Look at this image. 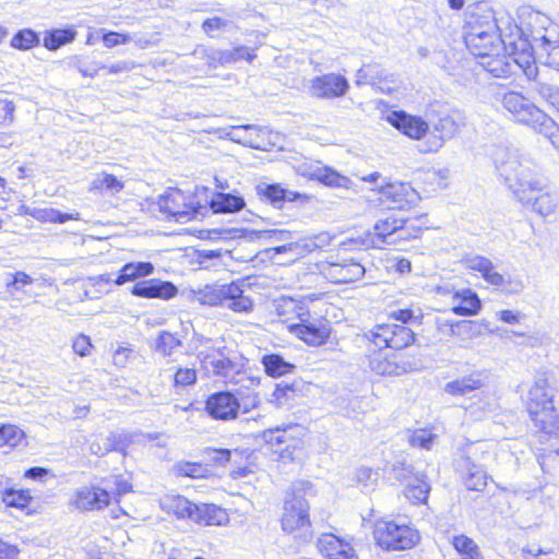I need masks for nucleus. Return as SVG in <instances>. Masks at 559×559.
I'll return each instance as SVG.
<instances>
[{"label":"nucleus","mask_w":559,"mask_h":559,"mask_svg":"<svg viewBox=\"0 0 559 559\" xmlns=\"http://www.w3.org/2000/svg\"><path fill=\"white\" fill-rule=\"evenodd\" d=\"M496 15L486 3L471 5L465 13L464 41L476 58L491 51H503V39L497 34Z\"/></svg>","instance_id":"nucleus-1"},{"label":"nucleus","mask_w":559,"mask_h":559,"mask_svg":"<svg viewBox=\"0 0 559 559\" xmlns=\"http://www.w3.org/2000/svg\"><path fill=\"white\" fill-rule=\"evenodd\" d=\"M507 159L496 158V167L508 188L522 203L533 200L531 192L547 188L548 180L539 174L538 166L530 158L507 152Z\"/></svg>","instance_id":"nucleus-2"},{"label":"nucleus","mask_w":559,"mask_h":559,"mask_svg":"<svg viewBox=\"0 0 559 559\" xmlns=\"http://www.w3.org/2000/svg\"><path fill=\"white\" fill-rule=\"evenodd\" d=\"M367 352L391 348L401 350L415 341V333L396 322L377 323L361 335Z\"/></svg>","instance_id":"nucleus-3"},{"label":"nucleus","mask_w":559,"mask_h":559,"mask_svg":"<svg viewBox=\"0 0 559 559\" xmlns=\"http://www.w3.org/2000/svg\"><path fill=\"white\" fill-rule=\"evenodd\" d=\"M377 545L384 550H407L420 539L419 532L412 525L395 520L377 521L373 528Z\"/></svg>","instance_id":"nucleus-4"},{"label":"nucleus","mask_w":559,"mask_h":559,"mask_svg":"<svg viewBox=\"0 0 559 559\" xmlns=\"http://www.w3.org/2000/svg\"><path fill=\"white\" fill-rule=\"evenodd\" d=\"M518 17L521 23L522 39H527L535 47L549 40L550 37H558L550 19L531 7H522Z\"/></svg>","instance_id":"nucleus-5"},{"label":"nucleus","mask_w":559,"mask_h":559,"mask_svg":"<svg viewBox=\"0 0 559 559\" xmlns=\"http://www.w3.org/2000/svg\"><path fill=\"white\" fill-rule=\"evenodd\" d=\"M159 211L174 217L176 222L186 223L198 217L201 210L193 195L186 194L177 188H170L157 202Z\"/></svg>","instance_id":"nucleus-6"},{"label":"nucleus","mask_w":559,"mask_h":559,"mask_svg":"<svg viewBox=\"0 0 559 559\" xmlns=\"http://www.w3.org/2000/svg\"><path fill=\"white\" fill-rule=\"evenodd\" d=\"M402 226V217L390 215L376 222L374 233L366 231L360 236L348 238L344 241V245L354 249L376 248L380 247L381 243L392 245L396 230Z\"/></svg>","instance_id":"nucleus-7"},{"label":"nucleus","mask_w":559,"mask_h":559,"mask_svg":"<svg viewBox=\"0 0 559 559\" xmlns=\"http://www.w3.org/2000/svg\"><path fill=\"white\" fill-rule=\"evenodd\" d=\"M317 270L324 278L334 284L356 282L366 272L365 266L358 260L338 255L317 263Z\"/></svg>","instance_id":"nucleus-8"},{"label":"nucleus","mask_w":559,"mask_h":559,"mask_svg":"<svg viewBox=\"0 0 559 559\" xmlns=\"http://www.w3.org/2000/svg\"><path fill=\"white\" fill-rule=\"evenodd\" d=\"M329 231H320L318 234L308 235L287 243L275 246L265 250V254L274 259L275 254L289 253L293 259L304 258L305 255L322 250L329 247L333 240Z\"/></svg>","instance_id":"nucleus-9"},{"label":"nucleus","mask_w":559,"mask_h":559,"mask_svg":"<svg viewBox=\"0 0 559 559\" xmlns=\"http://www.w3.org/2000/svg\"><path fill=\"white\" fill-rule=\"evenodd\" d=\"M300 488L294 484L290 491H287L282 514V528L285 532H294L298 528L310 525L309 506L306 499L298 492Z\"/></svg>","instance_id":"nucleus-10"},{"label":"nucleus","mask_w":559,"mask_h":559,"mask_svg":"<svg viewBox=\"0 0 559 559\" xmlns=\"http://www.w3.org/2000/svg\"><path fill=\"white\" fill-rule=\"evenodd\" d=\"M368 367L372 372L383 377H396L414 369L413 362L395 353H383V349L368 352Z\"/></svg>","instance_id":"nucleus-11"},{"label":"nucleus","mask_w":559,"mask_h":559,"mask_svg":"<svg viewBox=\"0 0 559 559\" xmlns=\"http://www.w3.org/2000/svg\"><path fill=\"white\" fill-rule=\"evenodd\" d=\"M502 105L516 121L528 124L534 129L546 116L543 110L518 92L506 93L502 97Z\"/></svg>","instance_id":"nucleus-12"},{"label":"nucleus","mask_w":559,"mask_h":559,"mask_svg":"<svg viewBox=\"0 0 559 559\" xmlns=\"http://www.w3.org/2000/svg\"><path fill=\"white\" fill-rule=\"evenodd\" d=\"M349 88L345 76L337 73H328L311 79L309 93L320 99H332L344 96Z\"/></svg>","instance_id":"nucleus-13"},{"label":"nucleus","mask_w":559,"mask_h":559,"mask_svg":"<svg viewBox=\"0 0 559 559\" xmlns=\"http://www.w3.org/2000/svg\"><path fill=\"white\" fill-rule=\"evenodd\" d=\"M304 436L305 427L299 424H289L263 432L264 441L272 447H277V451H289L300 448Z\"/></svg>","instance_id":"nucleus-14"},{"label":"nucleus","mask_w":559,"mask_h":559,"mask_svg":"<svg viewBox=\"0 0 559 559\" xmlns=\"http://www.w3.org/2000/svg\"><path fill=\"white\" fill-rule=\"evenodd\" d=\"M380 201L390 209L404 210L419 200L418 192L407 182H392L380 188Z\"/></svg>","instance_id":"nucleus-15"},{"label":"nucleus","mask_w":559,"mask_h":559,"mask_svg":"<svg viewBox=\"0 0 559 559\" xmlns=\"http://www.w3.org/2000/svg\"><path fill=\"white\" fill-rule=\"evenodd\" d=\"M110 492L98 486H82L73 491L70 506L81 511L102 510L110 502Z\"/></svg>","instance_id":"nucleus-16"},{"label":"nucleus","mask_w":559,"mask_h":559,"mask_svg":"<svg viewBox=\"0 0 559 559\" xmlns=\"http://www.w3.org/2000/svg\"><path fill=\"white\" fill-rule=\"evenodd\" d=\"M240 408L241 404L238 399L228 391L213 393L205 402L209 415L218 420L235 419Z\"/></svg>","instance_id":"nucleus-17"},{"label":"nucleus","mask_w":559,"mask_h":559,"mask_svg":"<svg viewBox=\"0 0 559 559\" xmlns=\"http://www.w3.org/2000/svg\"><path fill=\"white\" fill-rule=\"evenodd\" d=\"M530 416L535 436L540 442L559 438V416L554 406L531 411Z\"/></svg>","instance_id":"nucleus-18"},{"label":"nucleus","mask_w":559,"mask_h":559,"mask_svg":"<svg viewBox=\"0 0 559 559\" xmlns=\"http://www.w3.org/2000/svg\"><path fill=\"white\" fill-rule=\"evenodd\" d=\"M386 120L391 126L413 140L423 139L429 130V124L425 119L402 110L390 112Z\"/></svg>","instance_id":"nucleus-19"},{"label":"nucleus","mask_w":559,"mask_h":559,"mask_svg":"<svg viewBox=\"0 0 559 559\" xmlns=\"http://www.w3.org/2000/svg\"><path fill=\"white\" fill-rule=\"evenodd\" d=\"M510 57L511 62H514V69H521L528 80L537 78V48L527 39L518 40L516 45L511 48Z\"/></svg>","instance_id":"nucleus-20"},{"label":"nucleus","mask_w":559,"mask_h":559,"mask_svg":"<svg viewBox=\"0 0 559 559\" xmlns=\"http://www.w3.org/2000/svg\"><path fill=\"white\" fill-rule=\"evenodd\" d=\"M177 287L170 282L150 278L136 282L131 288V294L146 299H170L177 294Z\"/></svg>","instance_id":"nucleus-21"},{"label":"nucleus","mask_w":559,"mask_h":559,"mask_svg":"<svg viewBox=\"0 0 559 559\" xmlns=\"http://www.w3.org/2000/svg\"><path fill=\"white\" fill-rule=\"evenodd\" d=\"M317 547L326 559H358L354 548L333 534H322Z\"/></svg>","instance_id":"nucleus-22"},{"label":"nucleus","mask_w":559,"mask_h":559,"mask_svg":"<svg viewBox=\"0 0 559 559\" xmlns=\"http://www.w3.org/2000/svg\"><path fill=\"white\" fill-rule=\"evenodd\" d=\"M199 356L204 368L216 376L227 377L236 367L235 362L227 356L225 346L201 352Z\"/></svg>","instance_id":"nucleus-23"},{"label":"nucleus","mask_w":559,"mask_h":559,"mask_svg":"<svg viewBox=\"0 0 559 559\" xmlns=\"http://www.w3.org/2000/svg\"><path fill=\"white\" fill-rule=\"evenodd\" d=\"M266 133L267 129L265 127L243 124L231 127L230 131L227 133V136L236 143L260 150L263 148L262 136Z\"/></svg>","instance_id":"nucleus-24"},{"label":"nucleus","mask_w":559,"mask_h":559,"mask_svg":"<svg viewBox=\"0 0 559 559\" xmlns=\"http://www.w3.org/2000/svg\"><path fill=\"white\" fill-rule=\"evenodd\" d=\"M478 63L496 78H504L514 73V62L503 51H491L478 57Z\"/></svg>","instance_id":"nucleus-25"},{"label":"nucleus","mask_w":559,"mask_h":559,"mask_svg":"<svg viewBox=\"0 0 559 559\" xmlns=\"http://www.w3.org/2000/svg\"><path fill=\"white\" fill-rule=\"evenodd\" d=\"M485 385L483 372L473 371L469 374L456 378L444 385V392L452 396H467Z\"/></svg>","instance_id":"nucleus-26"},{"label":"nucleus","mask_w":559,"mask_h":559,"mask_svg":"<svg viewBox=\"0 0 559 559\" xmlns=\"http://www.w3.org/2000/svg\"><path fill=\"white\" fill-rule=\"evenodd\" d=\"M451 311L461 317L477 314L481 309V301L478 295L471 288H460L454 294Z\"/></svg>","instance_id":"nucleus-27"},{"label":"nucleus","mask_w":559,"mask_h":559,"mask_svg":"<svg viewBox=\"0 0 559 559\" xmlns=\"http://www.w3.org/2000/svg\"><path fill=\"white\" fill-rule=\"evenodd\" d=\"M258 194L269 201L274 207L282 209L285 202H294L306 198L298 192L284 189L278 183H261L257 187Z\"/></svg>","instance_id":"nucleus-28"},{"label":"nucleus","mask_w":559,"mask_h":559,"mask_svg":"<svg viewBox=\"0 0 559 559\" xmlns=\"http://www.w3.org/2000/svg\"><path fill=\"white\" fill-rule=\"evenodd\" d=\"M552 394L545 378H538L530 388L527 394V411H537L538 408L552 407Z\"/></svg>","instance_id":"nucleus-29"},{"label":"nucleus","mask_w":559,"mask_h":559,"mask_svg":"<svg viewBox=\"0 0 559 559\" xmlns=\"http://www.w3.org/2000/svg\"><path fill=\"white\" fill-rule=\"evenodd\" d=\"M236 288L233 285H207L195 294L197 300L202 305L224 307L226 296H233Z\"/></svg>","instance_id":"nucleus-30"},{"label":"nucleus","mask_w":559,"mask_h":559,"mask_svg":"<svg viewBox=\"0 0 559 559\" xmlns=\"http://www.w3.org/2000/svg\"><path fill=\"white\" fill-rule=\"evenodd\" d=\"M465 116L460 111H451L440 117L433 124L435 131L440 134L441 140L452 139L465 126Z\"/></svg>","instance_id":"nucleus-31"},{"label":"nucleus","mask_w":559,"mask_h":559,"mask_svg":"<svg viewBox=\"0 0 559 559\" xmlns=\"http://www.w3.org/2000/svg\"><path fill=\"white\" fill-rule=\"evenodd\" d=\"M462 478L468 490L481 491L487 485V474L468 457L462 459Z\"/></svg>","instance_id":"nucleus-32"},{"label":"nucleus","mask_w":559,"mask_h":559,"mask_svg":"<svg viewBox=\"0 0 559 559\" xmlns=\"http://www.w3.org/2000/svg\"><path fill=\"white\" fill-rule=\"evenodd\" d=\"M497 34L503 39V50L507 46L514 47L522 39L521 23H515L509 15L496 17Z\"/></svg>","instance_id":"nucleus-33"},{"label":"nucleus","mask_w":559,"mask_h":559,"mask_svg":"<svg viewBox=\"0 0 559 559\" xmlns=\"http://www.w3.org/2000/svg\"><path fill=\"white\" fill-rule=\"evenodd\" d=\"M153 272L154 265L151 262H129L120 269L119 274L114 280V283L120 286L127 282H133L140 277L148 276L153 274Z\"/></svg>","instance_id":"nucleus-34"},{"label":"nucleus","mask_w":559,"mask_h":559,"mask_svg":"<svg viewBox=\"0 0 559 559\" xmlns=\"http://www.w3.org/2000/svg\"><path fill=\"white\" fill-rule=\"evenodd\" d=\"M228 521L226 511L215 504L198 506L194 513V522L199 524L222 526L226 525Z\"/></svg>","instance_id":"nucleus-35"},{"label":"nucleus","mask_w":559,"mask_h":559,"mask_svg":"<svg viewBox=\"0 0 559 559\" xmlns=\"http://www.w3.org/2000/svg\"><path fill=\"white\" fill-rule=\"evenodd\" d=\"M245 205L242 197L223 192L216 193L210 202L213 213H235L242 210Z\"/></svg>","instance_id":"nucleus-36"},{"label":"nucleus","mask_w":559,"mask_h":559,"mask_svg":"<svg viewBox=\"0 0 559 559\" xmlns=\"http://www.w3.org/2000/svg\"><path fill=\"white\" fill-rule=\"evenodd\" d=\"M430 485L427 477L423 473H417L414 479L406 481L404 490L405 497L414 503H421L428 499Z\"/></svg>","instance_id":"nucleus-37"},{"label":"nucleus","mask_w":559,"mask_h":559,"mask_svg":"<svg viewBox=\"0 0 559 559\" xmlns=\"http://www.w3.org/2000/svg\"><path fill=\"white\" fill-rule=\"evenodd\" d=\"M294 331L302 341L312 346L323 344L330 335V329L325 324L320 326L311 323L300 324L294 326Z\"/></svg>","instance_id":"nucleus-38"},{"label":"nucleus","mask_w":559,"mask_h":559,"mask_svg":"<svg viewBox=\"0 0 559 559\" xmlns=\"http://www.w3.org/2000/svg\"><path fill=\"white\" fill-rule=\"evenodd\" d=\"M557 38L550 37L549 40H546L536 48L538 61L559 72V44Z\"/></svg>","instance_id":"nucleus-39"},{"label":"nucleus","mask_w":559,"mask_h":559,"mask_svg":"<svg viewBox=\"0 0 559 559\" xmlns=\"http://www.w3.org/2000/svg\"><path fill=\"white\" fill-rule=\"evenodd\" d=\"M262 365L265 369V372L274 378L292 373L296 368L295 365L286 361L278 354L264 355L262 357Z\"/></svg>","instance_id":"nucleus-40"},{"label":"nucleus","mask_w":559,"mask_h":559,"mask_svg":"<svg viewBox=\"0 0 559 559\" xmlns=\"http://www.w3.org/2000/svg\"><path fill=\"white\" fill-rule=\"evenodd\" d=\"M76 32L72 27L64 29L47 31L44 35V47L48 50H57L61 46L72 43L75 39Z\"/></svg>","instance_id":"nucleus-41"},{"label":"nucleus","mask_w":559,"mask_h":559,"mask_svg":"<svg viewBox=\"0 0 559 559\" xmlns=\"http://www.w3.org/2000/svg\"><path fill=\"white\" fill-rule=\"evenodd\" d=\"M450 542L461 559H475L483 554L475 540L464 534L452 536Z\"/></svg>","instance_id":"nucleus-42"},{"label":"nucleus","mask_w":559,"mask_h":559,"mask_svg":"<svg viewBox=\"0 0 559 559\" xmlns=\"http://www.w3.org/2000/svg\"><path fill=\"white\" fill-rule=\"evenodd\" d=\"M300 382H281L277 383L273 392V399L278 406L288 405L296 396H298L301 390Z\"/></svg>","instance_id":"nucleus-43"},{"label":"nucleus","mask_w":559,"mask_h":559,"mask_svg":"<svg viewBox=\"0 0 559 559\" xmlns=\"http://www.w3.org/2000/svg\"><path fill=\"white\" fill-rule=\"evenodd\" d=\"M235 287L236 292L233 296H226L224 307L235 311V312H250L252 310L253 304L251 299L243 295V290L241 286L235 282L230 283Z\"/></svg>","instance_id":"nucleus-44"},{"label":"nucleus","mask_w":559,"mask_h":559,"mask_svg":"<svg viewBox=\"0 0 559 559\" xmlns=\"http://www.w3.org/2000/svg\"><path fill=\"white\" fill-rule=\"evenodd\" d=\"M27 215H31L38 221L60 224L66 223L67 221L70 219H80V213L78 212L64 214L55 209H33L32 212H27Z\"/></svg>","instance_id":"nucleus-45"},{"label":"nucleus","mask_w":559,"mask_h":559,"mask_svg":"<svg viewBox=\"0 0 559 559\" xmlns=\"http://www.w3.org/2000/svg\"><path fill=\"white\" fill-rule=\"evenodd\" d=\"M311 177L330 187H346L348 183V178L325 166H317Z\"/></svg>","instance_id":"nucleus-46"},{"label":"nucleus","mask_w":559,"mask_h":559,"mask_svg":"<svg viewBox=\"0 0 559 559\" xmlns=\"http://www.w3.org/2000/svg\"><path fill=\"white\" fill-rule=\"evenodd\" d=\"M254 58L255 55L245 46H239L230 50H217L213 56V59L221 64L233 63L242 59L251 62Z\"/></svg>","instance_id":"nucleus-47"},{"label":"nucleus","mask_w":559,"mask_h":559,"mask_svg":"<svg viewBox=\"0 0 559 559\" xmlns=\"http://www.w3.org/2000/svg\"><path fill=\"white\" fill-rule=\"evenodd\" d=\"M481 334V325L473 320H455L454 337L466 343Z\"/></svg>","instance_id":"nucleus-48"},{"label":"nucleus","mask_w":559,"mask_h":559,"mask_svg":"<svg viewBox=\"0 0 559 559\" xmlns=\"http://www.w3.org/2000/svg\"><path fill=\"white\" fill-rule=\"evenodd\" d=\"M475 401H472L464 407L472 418L479 420L493 412L495 404L490 401L488 395H475Z\"/></svg>","instance_id":"nucleus-49"},{"label":"nucleus","mask_w":559,"mask_h":559,"mask_svg":"<svg viewBox=\"0 0 559 559\" xmlns=\"http://www.w3.org/2000/svg\"><path fill=\"white\" fill-rule=\"evenodd\" d=\"M198 504L192 503L181 496L173 497L168 502V509L174 512L178 519H190L194 521V513Z\"/></svg>","instance_id":"nucleus-50"},{"label":"nucleus","mask_w":559,"mask_h":559,"mask_svg":"<svg viewBox=\"0 0 559 559\" xmlns=\"http://www.w3.org/2000/svg\"><path fill=\"white\" fill-rule=\"evenodd\" d=\"M123 187V182L118 180L116 176L103 173L93 179L90 190L107 191L115 194L120 192Z\"/></svg>","instance_id":"nucleus-51"},{"label":"nucleus","mask_w":559,"mask_h":559,"mask_svg":"<svg viewBox=\"0 0 559 559\" xmlns=\"http://www.w3.org/2000/svg\"><path fill=\"white\" fill-rule=\"evenodd\" d=\"M38 34L31 28L19 31L11 39V46L20 50H27L39 45Z\"/></svg>","instance_id":"nucleus-52"},{"label":"nucleus","mask_w":559,"mask_h":559,"mask_svg":"<svg viewBox=\"0 0 559 559\" xmlns=\"http://www.w3.org/2000/svg\"><path fill=\"white\" fill-rule=\"evenodd\" d=\"M436 439L437 435L432 433L428 429H416L408 431L407 433V440L412 447L425 450H430L435 444Z\"/></svg>","instance_id":"nucleus-53"},{"label":"nucleus","mask_w":559,"mask_h":559,"mask_svg":"<svg viewBox=\"0 0 559 559\" xmlns=\"http://www.w3.org/2000/svg\"><path fill=\"white\" fill-rule=\"evenodd\" d=\"M558 206V197L550 192H545L535 198L533 209L540 216H548L556 212Z\"/></svg>","instance_id":"nucleus-54"},{"label":"nucleus","mask_w":559,"mask_h":559,"mask_svg":"<svg viewBox=\"0 0 559 559\" xmlns=\"http://www.w3.org/2000/svg\"><path fill=\"white\" fill-rule=\"evenodd\" d=\"M535 91L559 115V86L537 82Z\"/></svg>","instance_id":"nucleus-55"},{"label":"nucleus","mask_w":559,"mask_h":559,"mask_svg":"<svg viewBox=\"0 0 559 559\" xmlns=\"http://www.w3.org/2000/svg\"><path fill=\"white\" fill-rule=\"evenodd\" d=\"M181 346V341L173 333L163 331L156 338L155 349L164 356H170L175 349Z\"/></svg>","instance_id":"nucleus-56"},{"label":"nucleus","mask_w":559,"mask_h":559,"mask_svg":"<svg viewBox=\"0 0 559 559\" xmlns=\"http://www.w3.org/2000/svg\"><path fill=\"white\" fill-rule=\"evenodd\" d=\"M23 438V430L14 425H3L0 427V447H16Z\"/></svg>","instance_id":"nucleus-57"},{"label":"nucleus","mask_w":559,"mask_h":559,"mask_svg":"<svg viewBox=\"0 0 559 559\" xmlns=\"http://www.w3.org/2000/svg\"><path fill=\"white\" fill-rule=\"evenodd\" d=\"M538 463L544 473L559 476V448L539 454Z\"/></svg>","instance_id":"nucleus-58"},{"label":"nucleus","mask_w":559,"mask_h":559,"mask_svg":"<svg viewBox=\"0 0 559 559\" xmlns=\"http://www.w3.org/2000/svg\"><path fill=\"white\" fill-rule=\"evenodd\" d=\"M535 130L548 138L551 144L559 150V126L552 118L546 115Z\"/></svg>","instance_id":"nucleus-59"},{"label":"nucleus","mask_w":559,"mask_h":559,"mask_svg":"<svg viewBox=\"0 0 559 559\" xmlns=\"http://www.w3.org/2000/svg\"><path fill=\"white\" fill-rule=\"evenodd\" d=\"M258 238L260 240L269 241L272 243L283 242V245L287 243L292 239H294L293 233L289 230H284V229L260 230V231H258Z\"/></svg>","instance_id":"nucleus-60"},{"label":"nucleus","mask_w":559,"mask_h":559,"mask_svg":"<svg viewBox=\"0 0 559 559\" xmlns=\"http://www.w3.org/2000/svg\"><path fill=\"white\" fill-rule=\"evenodd\" d=\"M9 276L10 280L7 282V292L10 295H13L15 292L23 290L24 286L31 285L33 283V278L22 271L15 272L14 274H9Z\"/></svg>","instance_id":"nucleus-61"},{"label":"nucleus","mask_w":559,"mask_h":559,"mask_svg":"<svg viewBox=\"0 0 559 559\" xmlns=\"http://www.w3.org/2000/svg\"><path fill=\"white\" fill-rule=\"evenodd\" d=\"M31 500V496L26 491L7 490L3 497V501L9 507L19 509L25 508Z\"/></svg>","instance_id":"nucleus-62"},{"label":"nucleus","mask_w":559,"mask_h":559,"mask_svg":"<svg viewBox=\"0 0 559 559\" xmlns=\"http://www.w3.org/2000/svg\"><path fill=\"white\" fill-rule=\"evenodd\" d=\"M356 479L365 489H370L377 484L379 473L369 467L362 466L356 471Z\"/></svg>","instance_id":"nucleus-63"},{"label":"nucleus","mask_w":559,"mask_h":559,"mask_svg":"<svg viewBox=\"0 0 559 559\" xmlns=\"http://www.w3.org/2000/svg\"><path fill=\"white\" fill-rule=\"evenodd\" d=\"M392 476L400 481H407L414 479L417 473H414V467L405 462H396L391 467Z\"/></svg>","instance_id":"nucleus-64"}]
</instances>
